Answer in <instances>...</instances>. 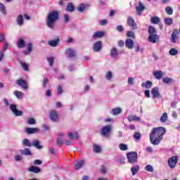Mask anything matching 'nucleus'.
Masks as SVG:
<instances>
[{
  "mask_svg": "<svg viewBox=\"0 0 180 180\" xmlns=\"http://www.w3.org/2000/svg\"><path fill=\"white\" fill-rule=\"evenodd\" d=\"M166 129L162 127L153 128L150 134V141L153 146H158L165 134Z\"/></svg>",
  "mask_w": 180,
  "mask_h": 180,
  "instance_id": "nucleus-1",
  "label": "nucleus"
},
{
  "mask_svg": "<svg viewBox=\"0 0 180 180\" xmlns=\"http://www.w3.org/2000/svg\"><path fill=\"white\" fill-rule=\"evenodd\" d=\"M60 19V14L57 11H50L46 19V25L49 29H54L56 27V22Z\"/></svg>",
  "mask_w": 180,
  "mask_h": 180,
  "instance_id": "nucleus-2",
  "label": "nucleus"
},
{
  "mask_svg": "<svg viewBox=\"0 0 180 180\" xmlns=\"http://www.w3.org/2000/svg\"><path fill=\"white\" fill-rule=\"evenodd\" d=\"M129 164H137L139 162V154L137 152H129L127 154Z\"/></svg>",
  "mask_w": 180,
  "mask_h": 180,
  "instance_id": "nucleus-3",
  "label": "nucleus"
},
{
  "mask_svg": "<svg viewBox=\"0 0 180 180\" xmlns=\"http://www.w3.org/2000/svg\"><path fill=\"white\" fill-rule=\"evenodd\" d=\"M178 161H179V156L178 155L173 156L169 158L167 160V164L169 168H171V169H174V168L176 167V164H178Z\"/></svg>",
  "mask_w": 180,
  "mask_h": 180,
  "instance_id": "nucleus-4",
  "label": "nucleus"
},
{
  "mask_svg": "<svg viewBox=\"0 0 180 180\" xmlns=\"http://www.w3.org/2000/svg\"><path fill=\"white\" fill-rule=\"evenodd\" d=\"M10 110L15 116H22L23 115V112L18 110V105L14 103L10 104Z\"/></svg>",
  "mask_w": 180,
  "mask_h": 180,
  "instance_id": "nucleus-5",
  "label": "nucleus"
},
{
  "mask_svg": "<svg viewBox=\"0 0 180 180\" xmlns=\"http://www.w3.org/2000/svg\"><path fill=\"white\" fill-rule=\"evenodd\" d=\"M65 54H66L67 57H69V58H75V57H77V52L72 48L66 49Z\"/></svg>",
  "mask_w": 180,
  "mask_h": 180,
  "instance_id": "nucleus-6",
  "label": "nucleus"
},
{
  "mask_svg": "<svg viewBox=\"0 0 180 180\" xmlns=\"http://www.w3.org/2000/svg\"><path fill=\"white\" fill-rule=\"evenodd\" d=\"M110 130H112V127L110 125L103 127L101 131V136H103L104 137H108V135L109 134V133H110Z\"/></svg>",
  "mask_w": 180,
  "mask_h": 180,
  "instance_id": "nucleus-7",
  "label": "nucleus"
},
{
  "mask_svg": "<svg viewBox=\"0 0 180 180\" xmlns=\"http://www.w3.org/2000/svg\"><path fill=\"white\" fill-rule=\"evenodd\" d=\"M150 94H151L153 99L161 98V94L160 93V90H159L158 87H154L151 90Z\"/></svg>",
  "mask_w": 180,
  "mask_h": 180,
  "instance_id": "nucleus-8",
  "label": "nucleus"
},
{
  "mask_svg": "<svg viewBox=\"0 0 180 180\" xmlns=\"http://www.w3.org/2000/svg\"><path fill=\"white\" fill-rule=\"evenodd\" d=\"M102 50V41H97L93 45V51L94 53H99Z\"/></svg>",
  "mask_w": 180,
  "mask_h": 180,
  "instance_id": "nucleus-9",
  "label": "nucleus"
},
{
  "mask_svg": "<svg viewBox=\"0 0 180 180\" xmlns=\"http://www.w3.org/2000/svg\"><path fill=\"white\" fill-rule=\"evenodd\" d=\"M127 23L129 27L132 29V30H134L135 29H137V25H136V22L134 21V19L131 17H128Z\"/></svg>",
  "mask_w": 180,
  "mask_h": 180,
  "instance_id": "nucleus-10",
  "label": "nucleus"
},
{
  "mask_svg": "<svg viewBox=\"0 0 180 180\" xmlns=\"http://www.w3.org/2000/svg\"><path fill=\"white\" fill-rule=\"evenodd\" d=\"M148 40L149 43H157L160 40V36L157 34H149Z\"/></svg>",
  "mask_w": 180,
  "mask_h": 180,
  "instance_id": "nucleus-11",
  "label": "nucleus"
},
{
  "mask_svg": "<svg viewBox=\"0 0 180 180\" xmlns=\"http://www.w3.org/2000/svg\"><path fill=\"white\" fill-rule=\"evenodd\" d=\"M49 117L52 122H58V113H57V111L56 110H52L50 112Z\"/></svg>",
  "mask_w": 180,
  "mask_h": 180,
  "instance_id": "nucleus-12",
  "label": "nucleus"
},
{
  "mask_svg": "<svg viewBox=\"0 0 180 180\" xmlns=\"http://www.w3.org/2000/svg\"><path fill=\"white\" fill-rule=\"evenodd\" d=\"M15 84L19 85V86H21L22 89H27V82H26L23 79H17Z\"/></svg>",
  "mask_w": 180,
  "mask_h": 180,
  "instance_id": "nucleus-13",
  "label": "nucleus"
},
{
  "mask_svg": "<svg viewBox=\"0 0 180 180\" xmlns=\"http://www.w3.org/2000/svg\"><path fill=\"white\" fill-rule=\"evenodd\" d=\"M125 46L129 50H131L134 48V41L130 38H128L125 41Z\"/></svg>",
  "mask_w": 180,
  "mask_h": 180,
  "instance_id": "nucleus-14",
  "label": "nucleus"
},
{
  "mask_svg": "<svg viewBox=\"0 0 180 180\" xmlns=\"http://www.w3.org/2000/svg\"><path fill=\"white\" fill-rule=\"evenodd\" d=\"M136 9L137 15H139L140 16L141 15L143 11H144V9H146V7L144 6V5H143V3H141V1H139V6H137L136 7Z\"/></svg>",
  "mask_w": 180,
  "mask_h": 180,
  "instance_id": "nucleus-15",
  "label": "nucleus"
},
{
  "mask_svg": "<svg viewBox=\"0 0 180 180\" xmlns=\"http://www.w3.org/2000/svg\"><path fill=\"white\" fill-rule=\"evenodd\" d=\"M105 36V32L102 31H98L96 32H94V34L92 36V39L94 40H96V39H101Z\"/></svg>",
  "mask_w": 180,
  "mask_h": 180,
  "instance_id": "nucleus-16",
  "label": "nucleus"
},
{
  "mask_svg": "<svg viewBox=\"0 0 180 180\" xmlns=\"http://www.w3.org/2000/svg\"><path fill=\"white\" fill-rule=\"evenodd\" d=\"M32 146L37 148V150H41V148H43V146L40 145V141H39V139L34 140L32 143Z\"/></svg>",
  "mask_w": 180,
  "mask_h": 180,
  "instance_id": "nucleus-17",
  "label": "nucleus"
},
{
  "mask_svg": "<svg viewBox=\"0 0 180 180\" xmlns=\"http://www.w3.org/2000/svg\"><path fill=\"white\" fill-rule=\"evenodd\" d=\"M28 171L30 172H34V174H39L41 172V169L40 168L36 167V166H31L29 169Z\"/></svg>",
  "mask_w": 180,
  "mask_h": 180,
  "instance_id": "nucleus-18",
  "label": "nucleus"
},
{
  "mask_svg": "<svg viewBox=\"0 0 180 180\" xmlns=\"http://www.w3.org/2000/svg\"><path fill=\"white\" fill-rule=\"evenodd\" d=\"M68 137H69V139L70 140H78V139H79L78 133H77V132H75V133L69 132L68 134Z\"/></svg>",
  "mask_w": 180,
  "mask_h": 180,
  "instance_id": "nucleus-19",
  "label": "nucleus"
},
{
  "mask_svg": "<svg viewBox=\"0 0 180 180\" xmlns=\"http://www.w3.org/2000/svg\"><path fill=\"white\" fill-rule=\"evenodd\" d=\"M58 41H60V39L51 40L48 41V44L51 46V47H57V46H58Z\"/></svg>",
  "mask_w": 180,
  "mask_h": 180,
  "instance_id": "nucleus-20",
  "label": "nucleus"
},
{
  "mask_svg": "<svg viewBox=\"0 0 180 180\" xmlns=\"http://www.w3.org/2000/svg\"><path fill=\"white\" fill-rule=\"evenodd\" d=\"M154 77L156 78V79H161L162 77L164 76V72L161 70H157L155 72H153Z\"/></svg>",
  "mask_w": 180,
  "mask_h": 180,
  "instance_id": "nucleus-21",
  "label": "nucleus"
},
{
  "mask_svg": "<svg viewBox=\"0 0 180 180\" xmlns=\"http://www.w3.org/2000/svg\"><path fill=\"white\" fill-rule=\"evenodd\" d=\"M110 56L112 58H116L117 56H119V52H117V49L116 48H112L110 51Z\"/></svg>",
  "mask_w": 180,
  "mask_h": 180,
  "instance_id": "nucleus-22",
  "label": "nucleus"
},
{
  "mask_svg": "<svg viewBox=\"0 0 180 180\" xmlns=\"http://www.w3.org/2000/svg\"><path fill=\"white\" fill-rule=\"evenodd\" d=\"M39 128H27L26 132L27 134H34V133H39Z\"/></svg>",
  "mask_w": 180,
  "mask_h": 180,
  "instance_id": "nucleus-23",
  "label": "nucleus"
},
{
  "mask_svg": "<svg viewBox=\"0 0 180 180\" xmlns=\"http://www.w3.org/2000/svg\"><path fill=\"white\" fill-rule=\"evenodd\" d=\"M27 51H24L23 53L25 54V56H28L29 53H30V52L33 50V45L32 44V43H29L27 45Z\"/></svg>",
  "mask_w": 180,
  "mask_h": 180,
  "instance_id": "nucleus-24",
  "label": "nucleus"
},
{
  "mask_svg": "<svg viewBox=\"0 0 180 180\" xmlns=\"http://www.w3.org/2000/svg\"><path fill=\"white\" fill-rule=\"evenodd\" d=\"M13 94L17 98V99H23V96H25V94L19 91H15Z\"/></svg>",
  "mask_w": 180,
  "mask_h": 180,
  "instance_id": "nucleus-25",
  "label": "nucleus"
},
{
  "mask_svg": "<svg viewBox=\"0 0 180 180\" xmlns=\"http://www.w3.org/2000/svg\"><path fill=\"white\" fill-rule=\"evenodd\" d=\"M67 12H74L75 11V6H74V4L68 3L66 7Z\"/></svg>",
  "mask_w": 180,
  "mask_h": 180,
  "instance_id": "nucleus-26",
  "label": "nucleus"
},
{
  "mask_svg": "<svg viewBox=\"0 0 180 180\" xmlns=\"http://www.w3.org/2000/svg\"><path fill=\"white\" fill-rule=\"evenodd\" d=\"M20 153L22 155H32L30 149L25 148L24 150H20Z\"/></svg>",
  "mask_w": 180,
  "mask_h": 180,
  "instance_id": "nucleus-27",
  "label": "nucleus"
},
{
  "mask_svg": "<svg viewBox=\"0 0 180 180\" xmlns=\"http://www.w3.org/2000/svg\"><path fill=\"white\" fill-rule=\"evenodd\" d=\"M17 46H18V49H23L24 47H25L26 44L25 43V40H23V39H20L17 41Z\"/></svg>",
  "mask_w": 180,
  "mask_h": 180,
  "instance_id": "nucleus-28",
  "label": "nucleus"
},
{
  "mask_svg": "<svg viewBox=\"0 0 180 180\" xmlns=\"http://www.w3.org/2000/svg\"><path fill=\"white\" fill-rule=\"evenodd\" d=\"M139 171H140V166L139 165L134 166L131 169V172L133 176H134V175H136L137 172H139Z\"/></svg>",
  "mask_w": 180,
  "mask_h": 180,
  "instance_id": "nucleus-29",
  "label": "nucleus"
},
{
  "mask_svg": "<svg viewBox=\"0 0 180 180\" xmlns=\"http://www.w3.org/2000/svg\"><path fill=\"white\" fill-rule=\"evenodd\" d=\"M111 115H113V116H116V115H120L122 113V109L120 108H113L110 111Z\"/></svg>",
  "mask_w": 180,
  "mask_h": 180,
  "instance_id": "nucleus-30",
  "label": "nucleus"
},
{
  "mask_svg": "<svg viewBox=\"0 0 180 180\" xmlns=\"http://www.w3.org/2000/svg\"><path fill=\"white\" fill-rule=\"evenodd\" d=\"M85 164V161L84 160H80L77 162V164L75 165V169L78 171V169L82 168V165Z\"/></svg>",
  "mask_w": 180,
  "mask_h": 180,
  "instance_id": "nucleus-31",
  "label": "nucleus"
},
{
  "mask_svg": "<svg viewBox=\"0 0 180 180\" xmlns=\"http://www.w3.org/2000/svg\"><path fill=\"white\" fill-rule=\"evenodd\" d=\"M128 120L129 122H140V117L136 115H129Z\"/></svg>",
  "mask_w": 180,
  "mask_h": 180,
  "instance_id": "nucleus-32",
  "label": "nucleus"
},
{
  "mask_svg": "<svg viewBox=\"0 0 180 180\" xmlns=\"http://www.w3.org/2000/svg\"><path fill=\"white\" fill-rule=\"evenodd\" d=\"M22 144L24 146V147H32V143L27 139H24L22 140Z\"/></svg>",
  "mask_w": 180,
  "mask_h": 180,
  "instance_id": "nucleus-33",
  "label": "nucleus"
},
{
  "mask_svg": "<svg viewBox=\"0 0 180 180\" xmlns=\"http://www.w3.org/2000/svg\"><path fill=\"white\" fill-rule=\"evenodd\" d=\"M141 86L146 88V89H148L153 86V82L150 81H147L146 83H142Z\"/></svg>",
  "mask_w": 180,
  "mask_h": 180,
  "instance_id": "nucleus-34",
  "label": "nucleus"
},
{
  "mask_svg": "<svg viewBox=\"0 0 180 180\" xmlns=\"http://www.w3.org/2000/svg\"><path fill=\"white\" fill-rule=\"evenodd\" d=\"M161 123H165L167 120H168V114L167 112H164L162 115L160 117Z\"/></svg>",
  "mask_w": 180,
  "mask_h": 180,
  "instance_id": "nucleus-35",
  "label": "nucleus"
},
{
  "mask_svg": "<svg viewBox=\"0 0 180 180\" xmlns=\"http://www.w3.org/2000/svg\"><path fill=\"white\" fill-rule=\"evenodd\" d=\"M86 6H88L84 4H79L77 7V11H79V12L82 13L85 11V9H86Z\"/></svg>",
  "mask_w": 180,
  "mask_h": 180,
  "instance_id": "nucleus-36",
  "label": "nucleus"
},
{
  "mask_svg": "<svg viewBox=\"0 0 180 180\" xmlns=\"http://www.w3.org/2000/svg\"><path fill=\"white\" fill-rule=\"evenodd\" d=\"M17 24L18 26H22L23 25V15H20L17 18Z\"/></svg>",
  "mask_w": 180,
  "mask_h": 180,
  "instance_id": "nucleus-37",
  "label": "nucleus"
},
{
  "mask_svg": "<svg viewBox=\"0 0 180 180\" xmlns=\"http://www.w3.org/2000/svg\"><path fill=\"white\" fill-rule=\"evenodd\" d=\"M151 23H153V25H158L160 23V18L155 16L152 17L150 19Z\"/></svg>",
  "mask_w": 180,
  "mask_h": 180,
  "instance_id": "nucleus-38",
  "label": "nucleus"
},
{
  "mask_svg": "<svg viewBox=\"0 0 180 180\" xmlns=\"http://www.w3.org/2000/svg\"><path fill=\"white\" fill-rule=\"evenodd\" d=\"M120 150H121L122 151H126L127 150H129V147L127 146V145L124 144V143H120L118 146Z\"/></svg>",
  "mask_w": 180,
  "mask_h": 180,
  "instance_id": "nucleus-39",
  "label": "nucleus"
},
{
  "mask_svg": "<svg viewBox=\"0 0 180 180\" xmlns=\"http://www.w3.org/2000/svg\"><path fill=\"white\" fill-rule=\"evenodd\" d=\"M164 84H172L174 82V79L170 77H165L162 79Z\"/></svg>",
  "mask_w": 180,
  "mask_h": 180,
  "instance_id": "nucleus-40",
  "label": "nucleus"
},
{
  "mask_svg": "<svg viewBox=\"0 0 180 180\" xmlns=\"http://www.w3.org/2000/svg\"><path fill=\"white\" fill-rule=\"evenodd\" d=\"M148 33L149 34H156L157 30L153 26H149L148 27Z\"/></svg>",
  "mask_w": 180,
  "mask_h": 180,
  "instance_id": "nucleus-41",
  "label": "nucleus"
},
{
  "mask_svg": "<svg viewBox=\"0 0 180 180\" xmlns=\"http://www.w3.org/2000/svg\"><path fill=\"white\" fill-rule=\"evenodd\" d=\"M176 40H178V36L175 34V32H172V37L170 39V41L172 43H176Z\"/></svg>",
  "mask_w": 180,
  "mask_h": 180,
  "instance_id": "nucleus-42",
  "label": "nucleus"
},
{
  "mask_svg": "<svg viewBox=\"0 0 180 180\" xmlns=\"http://www.w3.org/2000/svg\"><path fill=\"white\" fill-rule=\"evenodd\" d=\"M0 12L3 15H6V9L5 8V5L2 3H0Z\"/></svg>",
  "mask_w": 180,
  "mask_h": 180,
  "instance_id": "nucleus-43",
  "label": "nucleus"
},
{
  "mask_svg": "<svg viewBox=\"0 0 180 180\" xmlns=\"http://www.w3.org/2000/svg\"><path fill=\"white\" fill-rule=\"evenodd\" d=\"M145 171L148 172H154V167L151 165H148L145 167Z\"/></svg>",
  "mask_w": 180,
  "mask_h": 180,
  "instance_id": "nucleus-44",
  "label": "nucleus"
},
{
  "mask_svg": "<svg viewBox=\"0 0 180 180\" xmlns=\"http://www.w3.org/2000/svg\"><path fill=\"white\" fill-rule=\"evenodd\" d=\"M165 12L167 15H172L174 13V9L171 6H167L165 8Z\"/></svg>",
  "mask_w": 180,
  "mask_h": 180,
  "instance_id": "nucleus-45",
  "label": "nucleus"
},
{
  "mask_svg": "<svg viewBox=\"0 0 180 180\" xmlns=\"http://www.w3.org/2000/svg\"><path fill=\"white\" fill-rule=\"evenodd\" d=\"M117 162L120 164V165H124L126 162H124V158L119 156L117 159Z\"/></svg>",
  "mask_w": 180,
  "mask_h": 180,
  "instance_id": "nucleus-46",
  "label": "nucleus"
},
{
  "mask_svg": "<svg viewBox=\"0 0 180 180\" xmlns=\"http://www.w3.org/2000/svg\"><path fill=\"white\" fill-rule=\"evenodd\" d=\"M169 54L170 56H176V54H178V51L176 49L172 48L169 51Z\"/></svg>",
  "mask_w": 180,
  "mask_h": 180,
  "instance_id": "nucleus-47",
  "label": "nucleus"
},
{
  "mask_svg": "<svg viewBox=\"0 0 180 180\" xmlns=\"http://www.w3.org/2000/svg\"><path fill=\"white\" fill-rule=\"evenodd\" d=\"M165 25H167V26H171V25H172V18H165Z\"/></svg>",
  "mask_w": 180,
  "mask_h": 180,
  "instance_id": "nucleus-48",
  "label": "nucleus"
},
{
  "mask_svg": "<svg viewBox=\"0 0 180 180\" xmlns=\"http://www.w3.org/2000/svg\"><path fill=\"white\" fill-rule=\"evenodd\" d=\"M27 124H36V120L33 117H30L27 120Z\"/></svg>",
  "mask_w": 180,
  "mask_h": 180,
  "instance_id": "nucleus-49",
  "label": "nucleus"
},
{
  "mask_svg": "<svg viewBox=\"0 0 180 180\" xmlns=\"http://www.w3.org/2000/svg\"><path fill=\"white\" fill-rule=\"evenodd\" d=\"M20 64L24 71H29V65H27V63L21 62Z\"/></svg>",
  "mask_w": 180,
  "mask_h": 180,
  "instance_id": "nucleus-50",
  "label": "nucleus"
},
{
  "mask_svg": "<svg viewBox=\"0 0 180 180\" xmlns=\"http://www.w3.org/2000/svg\"><path fill=\"white\" fill-rule=\"evenodd\" d=\"M93 149L94 153H101V146H99L98 145H94L93 146Z\"/></svg>",
  "mask_w": 180,
  "mask_h": 180,
  "instance_id": "nucleus-51",
  "label": "nucleus"
},
{
  "mask_svg": "<svg viewBox=\"0 0 180 180\" xmlns=\"http://www.w3.org/2000/svg\"><path fill=\"white\" fill-rule=\"evenodd\" d=\"M134 140H140V139H141V134L140 132H135L134 134Z\"/></svg>",
  "mask_w": 180,
  "mask_h": 180,
  "instance_id": "nucleus-52",
  "label": "nucleus"
},
{
  "mask_svg": "<svg viewBox=\"0 0 180 180\" xmlns=\"http://www.w3.org/2000/svg\"><path fill=\"white\" fill-rule=\"evenodd\" d=\"M127 37H131V39H136V35L134 34V32L131 31H129L127 33Z\"/></svg>",
  "mask_w": 180,
  "mask_h": 180,
  "instance_id": "nucleus-53",
  "label": "nucleus"
},
{
  "mask_svg": "<svg viewBox=\"0 0 180 180\" xmlns=\"http://www.w3.org/2000/svg\"><path fill=\"white\" fill-rule=\"evenodd\" d=\"M113 75L112 74V72H108L105 75V78L108 81L110 80L111 78H112Z\"/></svg>",
  "mask_w": 180,
  "mask_h": 180,
  "instance_id": "nucleus-54",
  "label": "nucleus"
},
{
  "mask_svg": "<svg viewBox=\"0 0 180 180\" xmlns=\"http://www.w3.org/2000/svg\"><path fill=\"white\" fill-rule=\"evenodd\" d=\"M47 61L49 63L50 67H53V64H54V58L53 57L48 58Z\"/></svg>",
  "mask_w": 180,
  "mask_h": 180,
  "instance_id": "nucleus-55",
  "label": "nucleus"
},
{
  "mask_svg": "<svg viewBox=\"0 0 180 180\" xmlns=\"http://www.w3.org/2000/svg\"><path fill=\"white\" fill-rule=\"evenodd\" d=\"M116 30L117 32H122L124 30V27H123V25H117Z\"/></svg>",
  "mask_w": 180,
  "mask_h": 180,
  "instance_id": "nucleus-56",
  "label": "nucleus"
},
{
  "mask_svg": "<svg viewBox=\"0 0 180 180\" xmlns=\"http://www.w3.org/2000/svg\"><path fill=\"white\" fill-rule=\"evenodd\" d=\"M64 22L65 23H68L70 22V15L68 14L64 15Z\"/></svg>",
  "mask_w": 180,
  "mask_h": 180,
  "instance_id": "nucleus-57",
  "label": "nucleus"
},
{
  "mask_svg": "<svg viewBox=\"0 0 180 180\" xmlns=\"http://www.w3.org/2000/svg\"><path fill=\"white\" fill-rule=\"evenodd\" d=\"M49 82V79L47 77L44 78L42 86L46 88L47 83Z\"/></svg>",
  "mask_w": 180,
  "mask_h": 180,
  "instance_id": "nucleus-58",
  "label": "nucleus"
},
{
  "mask_svg": "<svg viewBox=\"0 0 180 180\" xmlns=\"http://www.w3.org/2000/svg\"><path fill=\"white\" fill-rule=\"evenodd\" d=\"M56 143L59 147H61L63 146V139L61 138H57Z\"/></svg>",
  "mask_w": 180,
  "mask_h": 180,
  "instance_id": "nucleus-59",
  "label": "nucleus"
},
{
  "mask_svg": "<svg viewBox=\"0 0 180 180\" xmlns=\"http://www.w3.org/2000/svg\"><path fill=\"white\" fill-rule=\"evenodd\" d=\"M134 79L133 77H129L128 79V84H129V85H134Z\"/></svg>",
  "mask_w": 180,
  "mask_h": 180,
  "instance_id": "nucleus-60",
  "label": "nucleus"
},
{
  "mask_svg": "<svg viewBox=\"0 0 180 180\" xmlns=\"http://www.w3.org/2000/svg\"><path fill=\"white\" fill-rule=\"evenodd\" d=\"M8 50V42H5L3 46V51H1L3 53H5Z\"/></svg>",
  "mask_w": 180,
  "mask_h": 180,
  "instance_id": "nucleus-61",
  "label": "nucleus"
},
{
  "mask_svg": "<svg viewBox=\"0 0 180 180\" xmlns=\"http://www.w3.org/2000/svg\"><path fill=\"white\" fill-rule=\"evenodd\" d=\"M58 95L63 94V86H61V85L58 86Z\"/></svg>",
  "mask_w": 180,
  "mask_h": 180,
  "instance_id": "nucleus-62",
  "label": "nucleus"
},
{
  "mask_svg": "<svg viewBox=\"0 0 180 180\" xmlns=\"http://www.w3.org/2000/svg\"><path fill=\"white\" fill-rule=\"evenodd\" d=\"M101 26H105V25H108V20H102L100 21Z\"/></svg>",
  "mask_w": 180,
  "mask_h": 180,
  "instance_id": "nucleus-63",
  "label": "nucleus"
},
{
  "mask_svg": "<svg viewBox=\"0 0 180 180\" xmlns=\"http://www.w3.org/2000/svg\"><path fill=\"white\" fill-rule=\"evenodd\" d=\"M21 160H22V156L21 155L15 156V161L20 162Z\"/></svg>",
  "mask_w": 180,
  "mask_h": 180,
  "instance_id": "nucleus-64",
  "label": "nucleus"
}]
</instances>
